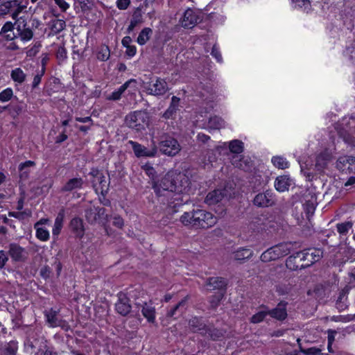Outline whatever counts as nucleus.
<instances>
[{
    "instance_id": "f257e3e1",
    "label": "nucleus",
    "mask_w": 355,
    "mask_h": 355,
    "mask_svg": "<svg viewBox=\"0 0 355 355\" xmlns=\"http://www.w3.org/2000/svg\"><path fill=\"white\" fill-rule=\"evenodd\" d=\"M189 179L185 174L178 171H170L163 177L153 180V189L157 196H164L166 191L175 193V195H182L181 198L175 199L183 202V198L189 195Z\"/></svg>"
},
{
    "instance_id": "f03ea898",
    "label": "nucleus",
    "mask_w": 355,
    "mask_h": 355,
    "mask_svg": "<svg viewBox=\"0 0 355 355\" xmlns=\"http://www.w3.org/2000/svg\"><path fill=\"white\" fill-rule=\"evenodd\" d=\"M292 244L291 243H282L272 246L264 251L260 257L263 262H269L279 259L288 254L291 250Z\"/></svg>"
},
{
    "instance_id": "7ed1b4c3",
    "label": "nucleus",
    "mask_w": 355,
    "mask_h": 355,
    "mask_svg": "<svg viewBox=\"0 0 355 355\" xmlns=\"http://www.w3.org/2000/svg\"><path fill=\"white\" fill-rule=\"evenodd\" d=\"M85 218L88 223L93 224L98 223L104 226L105 230L109 234L107 223L108 222V215L105 213V209L103 207H90L85 211Z\"/></svg>"
},
{
    "instance_id": "20e7f679",
    "label": "nucleus",
    "mask_w": 355,
    "mask_h": 355,
    "mask_svg": "<svg viewBox=\"0 0 355 355\" xmlns=\"http://www.w3.org/2000/svg\"><path fill=\"white\" fill-rule=\"evenodd\" d=\"M149 117L144 111H135L125 116L126 125L132 129L141 130L148 123Z\"/></svg>"
},
{
    "instance_id": "39448f33",
    "label": "nucleus",
    "mask_w": 355,
    "mask_h": 355,
    "mask_svg": "<svg viewBox=\"0 0 355 355\" xmlns=\"http://www.w3.org/2000/svg\"><path fill=\"white\" fill-rule=\"evenodd\" d=\"M342 128L338 131L346 143L355 145V119L345 118L343 119Z\"/></svg>"
},
{
    "instance_id": "423d86ee",
    "label": "nucleus",
    "mask_w": 355,
    "mask_h": 355,
    "mask_svg": "<svg viewBox=\"0 0 355 355\" xmlns=\"http://www.w3.org/2000/svg\"><path fill=\"white\" fill-rule=\"evenodd\" d=\"M217 223V217L205 210L197 209L196 217V227L208 228Z\"/></svg>"
},
{
    "instance_id": "0eeeda50",
    "label": "nucleus",
    "mask_w": 355,
    "mask_h": 355,
    "mask_svg": "<svg viewBox=\"0 0 355 355\" xmlns=\"http://www.w3.org/2000/svg\"><path fill=\"white\" fill-rule=\"evenodd\" d=\"M159 148L163 154L175 156L180 151L181 146L175 139L166 137L159 143Z\"/></svg>"
},
{
    "instance_id": "6e6552de",
    "label": "nucleus",
    "mask_w": 355,
    "mask_h": 355,
    "mask_svg": "<svg viewBox=\"0 0 355 355\" xmlns=\"http://www.w3.org/2000/svg\"><path fill=\"white\" fill-rule=\"evenodd\" d=\"M145 89L148 94L153 96L164 95L168 89L166 82L162 78H156L148 83Z\"/></svg>"
},
{
    "instance_id": "1a4fd4ad",
    "label": "nucleus",
    "mask_w": 355,
    "mask_h": 355,
    "mask_svg": "<svg viewBox=\"0 0 355 355\" xmlns=\"http://www.w3.org/2000/svg\"><path fill=\"white\" fill-rule=\"evenodd\" d=\"M230 150L232 153L239 154L243 152V144L242 141L239 140H233L230 143L229 145ZM232 163L234 166H235L237 168H241L245 170V167L244 166V164H245V162H243L241 157V155H235L232 158Z\"/></svg>"
},
{
    "instance_id": "9d476101",
    "label": "nucleus",
    "mask_w": 355,
    "mask_h": 355,
    "mask_svg": "<svg viewBox=\"0 0 355 355\" xmlns=\"http://www.w3.org/2000/svg\"><path fill=\"white\" fill-rule=\"evenodd\" d=\"M336 167L345 173H355V157L352 155L339 157L336 161Z\"/></svg>"
},
{
    "instance_id": "9b49d317",
    "label": "nucleus",
    "mask_w": 355,
    "mask_h": 355,
    "mask_svg": "<svg viewBox=\"0 0 355 355\" xmlns=\"http://www.w3.org/2000/svg\"><path fill=\"white\" fill-rule=\"evenodd\" d=\"M135 153V155L137 157H154L157 152V148L156 146L155 143L153 141L150 148H147L145 146L141 145L140 144L133 141H129L128 142Z\"/></svg>"
},
{
    "instance_id": "f8f14e48",
    "label": "nucleus",
    "mask_w": 355,
    "mask_h": 355,
    "mask_svg": "<svg viewBox=\"0 0 355 355\" xmlns=\"http://www.w3.org/2000/svg\"><path fill=\"white\" fill-rule=\"evenodd\" d=\"M334 154V149H326L320 153L315 159V168L319 172L322 173L327 168L328 163L332 159Z\"/></svg>"
},
{
    "instance_id": "ddd939ff",
    "label": "nucleus",
    "mask_w": 355,
    "mask_h": 355,
    "mask_svg": "<svg viewBox=\"0 0 355 355\" xmlns=\"http://www.w3.org/2000/svg\"><path fill=\"white\" fill-rule=\"evenodd\" d=\"M199 20L197 12L188 8L185 10L182 18L180 19V24L182 27L186 28H191L195 26Z\"/></svg>"
},
{
    "instance_id": "4468645a",
    "label": "nucleus",
    "mask_w": 355,
    "mask_h": 355,
    "mask_svg": "<svg viewBox=\"0 0 355 355\" xmlns=\"http://www.w3.org/2000/svg\"><path fill=\"white\" fill-rule=\"evenodd\" d=\"M297 255L301 260L306 261V264L309 266L319 261L322 256V252L320 249H309L297 253Z\"/></svg>"
},
{
    "instance_id": "2eb2a0df",
    "label": "nucleus",
    "mask_w": 355,
    "mask_h": 355,
    "mask_svg": "<svg viewBox=\"0 0 355 355\" xmlns=\"http://www.w3.org/2000/svg\"><path fill=\"white\" fill-rule=\"evenodd\" d=\"M274 202L273 194L270 191L258 193L254 198V204L260 207L271 206Z\"/></svg>"
},
{
    "instance_id": "dca6fc26",
    "label": "nucleus",
    "mask_w": 355,
    "mask_h": 355,
    "mask_svg": "<svg viewBox=\"0 0 355 355\" xmlns=\"http://www.w3.org/2000/svg\"><path fill=\"white\" fill-rule=\"evenodd\" d=\"M8 254L13 261H22L26 258V252L24 248L12 243L8 246Z\"/></svg>"
},
{
    "instance_id": "f3484780",
    "label": "nucleus",
    "mask_w": 355,
    "mask_h": 355,
    "mask_svg": "<svg viewBox=\"0 0 355 355\" xmlns=\"http://www.w3.org/2000/svg\"><path fill=\"white\" fill-rule=\"evenodd\" d=\"M227 285V282L225 279L223 277H214L209 278L205 286L207 287V289L209 291H215L218 290L220 291V293L224 292L225 290V287Z\"/></svg>"
},
{
    "instance_id": "a211bd4d",
    "label": "nucleus",
    "mask_w": 355,
    "mask_h": 355,
    "mask_svg": "<svg viewBox=\"0 0 355 355\" xmlns=\"http://www.w3.org/2000/svg\"><path fill=\"white\" fill-rule=\"evenodd\" d=\"M70 229L76 237L81 239L85 234V226L82 218L75 217L70 222Z\"/></svg>"
},
{
    "instance_id": "6ab92c4d",
    "label": "nucleus",
    "mask_w": 355,
    "mask_h": 355,
    "mask_svg": "<svg viewBox=\"0 0 355 355\" xmlns=\"http://www.w3.org/2000/svg\"><path fill=\"white\" fill-rule=\"evenodd\" d=\"M317 204V198L315 194L309 193L305 196L303 206L308 215H312L314 213Z\"/></svg>"
},
{
    "instance_id": "aec40b11",
    "label": "nucleus",
    "mask_w": 355,
    "mask_h": 355,
    "mask_svg": "<svg viewBox=\"0 0 355 355\" xmlns=\"http://www.w3.org/2000/svg\"><path fill=\"white\" fill-rule=\"evenodd\" d=\"M226 195L224 191L216 189L209 192L205 198V202L209 205L216 204L222 200Z\"/></svg>"
},
{
    "instance_id": "412c9836",
    "label": "nucleus",
    "mask_w": 355,
    "mask_h": 355,
    "mask_svg": "<svg viewBox=\"0 0 355 355\" xmlns=\"http://www.w3.org/2000/svg\"><path fill=\"white\" fill-rule=\"evenodd\" d=\"M136 83V80L134 79H130L126 81L124 84H123L119 88L116 90L114 91L112 94L107 96V99L110 101H118L121 98L123 92L129 87V86L132 84Z\"/></svg>"
},
{
    "instance_id": "4be33fe9",
    "label": "nucleus",
    "mask_w": 355,
    "mask_h": 355,
    "mask_svg": "<svg viewBox=\"0 0 355 355\" xmlns=\"http://www.w3.org/2000/svg\"><path fill=\"white\" fill-rule=\"evenodd\" d=\"M84 181L81 178H74L69 180L62 187V191H72L80 189L83 187Z\"/></svg>"
},
{
    "instance_id": "5701e85b",
    "label": "nucleus",
    "mask_w": 355,
    "mask_h": 355,
    "mask_svg": "<svg viewBox=\"0 0 355 355\" xmlns=\"http://www.w3.org/2000/svg\"><path fill=\"white\" fill-rule=\"evenodd\" d=\"M291 185V180L286 175L279 176L275 181V187L279 192L288 190Z\"/></svg>"
},
{
    "instance_id": "b1692460",
    "label": "nucleus",
    "mask_w": 355,
    "mask_h": 355,
    "mask_svg": "<svg viewBox=\"0 0 355 355\" xmlns=\"http://www.w3.org/2000/svg\"><path fill=\"white\" fill-rule=\"evenodd\" d=\"M253 251L249 248H241L234 251L232 257L236 261H244L250 259L253 256Z\"/></svg>"
},
{
    "instance_id": "393cba45",
    "label": "nucleus",
    "mask_w": 355,
    "mask_h": 355,
    "mask_svg": "<svg viewBox=\"0 0 355 355\" xmlns=\"http://www.w3.org/2000/svg\"><path fill=\"white\" fill-rule=\"evenodd\" d=\"M290 2L294 9L300 10L304 12L309 13L312 10L309 0H290Z\"/></svg>"
},
{
    "instance_id": "a878e982",
    "label": "nucleus",
    "mask_w": 355,
    "mask_h": 355,
    "mask_svg": "<svg viewBox=\"0 0 355 355\" xmlns=\"http://www.w3.org/2000/svg\"><path fill=\"white\" fill-rule=\"evenodd\" d=\"M35 164L34 162L30 160L19 164V170L20 173L19 178L21 180H26L28 179L30 173V168L34 166Z\"/></svg>"
},
{
    "instance_id": "bb28decb",
    "label": "nucleus",
    "mask_w": 355,
    "mask_h": 355,
    "mask_svg": "<svg viewBox=\"0 0 355 355\" xmlns=\"http://www.w3.org/2000/svg\"><path fill=\"white\" fill-rule=\"evenodd\" d=\"M200 334L203 336H207L208 337H210L213 340H219L222 337H223L225 334V331L221 329H214V328H210L206 327L204 331H200Z\"/></svg>"
},
{
    "instance_id": "cd10ccee",
    "label": "nucleus",
    "mask_w": 355,
    "mask_h": 355,
    "mask_svg": "<svg viewBox=\"0 0 355 355\" xmlns=\"http://www.w3.org/2000/svg\"><path fill=\"white\" fill-rule=\"evenodd\" d=\"M129 301V299L125 294H120L119 296V300L115 304L116 311H130L131 306Z\"/></svg>"
},
{
    "instance_id": "c85d7f7f",
    "label": "nucleus",
    "mask_w": 355,
    "mask_h": 355,
    "mask_svg": "<svg viewBox=\"0 0 355 355\" xmlns=\"http://www.w3.org/2000/svg\"><path fill=\"white\" fill-rule=\"evenodd\" d=\"M18 349L17 342L15 340L6 343L1 348V355H15Z\"/></svg>"
},
{
    "instance_id": "c756f323",
    "label": "nucleus",
    "mask_w": 355,
    "mask_h": 355,
    "mask_svg": "<svg viewBox=\"0 0 355 355\" xmlns=\"http://www.w3.org/2000/svg\"><path fill=\"white\" fill-rule=\"evenodd\" d=\"M196 210L184 213L180 217V221L184 225L196 227Z\"/></svg>"
},
{
    "instance_id": "7c9ffc66",
    "label": "nucleus",
    "mask_w": 355,
    "mask_h": 355,
    "mask_svg": "<svg viewBox=\"0 0 355 355\" xmlns=\"http://www.w3.org/2000/svg\"><path fill=\"white\" fill-rule=\"evenodd\" d=\"M10 77L14 82L21 84L25 81L26 75L21 68H15L12 70Z\"/></svg>"
},
{
    "instance_id": "2f4dec72",
    "label": "nucleus",
    "mask_w": 355,
    "mask_h": 355,
    "mask_svg": "<svg viewBox=\"0 0 355 355\" xmlns=\"http://www.w3.org/2000/svg\"><path fill=\"white\" fill-rule=\"evenodd\" d=\"M50 26L52 31L55 33H58L64 29L66 23L63 19L55 18L50 21Z\"/></svg>"
},
{
    "instance_id": "473e14b6",
    "label": "nucleus",
    "mask_w": 355,
    "mask_h": 355,
    "mask_svg": "<svg viewBox=\"0 0 355 355\" xmlns=\"http://www.w3.org/2000/svg\"><path fill=\"white\" fill-rule=\"evenodd\" d=\"M189 325L194 332L204 331L206 325L198 318H194L189 321Z\"/></svg>"
},
{
    "instance_id": "72a5a7b5",
    "label": "nucleus",
    "mask_w": 355,
    "mask_h": 355,
    "mask_svg": "<svg viewBox=\"0 0 355 355\" xmlns=\"http://www.w3.org/2000/svg\"><path fill=\"white\" fill-rule=\"evenodd\" d=\"M152 34V30L150 28H144L139 33L137 37V43L140 45L145 44L148 40L150 39V36Z\"/></svg>"
},
{
    "instance_id": "f704fd0d",
    "label": "nucleus",
    "mask_w": 355,
    "mask_h": 355,
    "mask_svg": "<svg viewBox=\"0 0 355 355\" xmlns=\"http://www.w3.org/2000/svg\"><path fill=\"white\" fill-rule=\"evenodd\" d=\"M208 126L211 129H220L225 127V121L220 117L214 116L209 119Z\"/></svg>"
},
{
    "instance_id": "c9c22d12",
    "label": "nucleus",
    "mask_w": 355,
    "mask_h": 355,
    "mask_svg": "<svg viewBox=\"0 0 355 355\" xmlns=\"http://www.w3.org/2000/svg\"><path fill=\"white\" fill-rule=\"evenodd\" d=\"M90 174L93 176V179L92 180V183L93 185V187L96 191V189L98 188V186H100V184L102 183L103 179L104 178V175L102 173H101L98 170H94L92 171Z\"/></svg>"
},
{
    "instance_id": "e433bc0d",
    "label": "nucleus",
    "mask_w": 355,
    "mask_h": 355,
    "mask_svg": "<svg viewBox=\"0 0 355 355\" xmlns=\"http://www.w3.org/2000/svg\"><path fill=\"white\" fill-rule=\"evenodd\" d=\"M110 57V51L107 46L102 45L97 52V59L100 61H106Z\"/></svg>"
},
{
    "instance_id": "4c0bfd02",
    "label": "nucleus",
    "mask_w": 355,
    "mask_h": 355,
    "mask_svg": "<svg viewBox=\"0 0 355 355\" xmlns=\"http://www.w3.org/2000/svg\"><path fill=\"white\" fill-rule=\"evenodd\" d=\"M16 2L12 1H6L0 5V16L11 14L12 8L16 6Z\"/></svg>"
},
{
    "instance_id": "58836bf2",
    "label": "nucleus",
    "mask_w": 355,
    "mask_h": 355,
    "mask_svg": "<svg viewBox=\"0 0 355 355\" xmlns=\"http://www.w3.org/2000/svg\"><path fill=\"white\" fill-rule=\"evenodd\" d=\"M63 220H64L63 214H61V213L58 214V215L57 216V217L55 220L54 225H53V230H52L53 234L54 236H58L60 234V232L62 228Z\"/></svg>"
},
{
    "instance_id": "ea45409f",
    "label": "nucleus",
    "mask_w": 355,
    "mask_h": 355,
    "mask_svg": "<svg viewBox=\"0 0 355 355\" xmlns=\"http://www.w3.org/2000/svg\"><path fill=\"white\" fill-rule=\"evenodd\" d=\"M46 318L50 327H54L61 324L62 321L57 317L56 312H46Z\"/></svg>"
},
{
    "instance_id": "a19ab883",
    "label": "nucleus",
    "mask_w": 355,
    "mask_h": 355,
    "mask_svg": "<svg viewBox=\"0 0 355 355\" xmlns=\"http://www.w3.org/2000/svg\"><path fill=\"white\" fill-rule=\"evenodd\" d=\"M273 165L280 169H285L288 167V162L283 157L275 156L272 158Z\"/></svg>"
},
{
    "instance_id": "79ce46f5",
    "label": "nucleus",
    "mask_w": 355,
    "mask_h": 355,
    "mask_svg": "<svg viewBox=\"0 0 355 355\" xmlns=\"http://www.w3.org/2000/svg\"><path fill=\"white\" fill-rule=\"evenodd\" d=\"M34 228L36 231V237L42 241H46L49 240L50 234L49 230L46 229L42 227H36L34 226Z\"/></svg>"
},
{
    "instance_id": "37998d69",
    "label": "nucleus",
    "mask_w": 355,
    "mask_h": 355,
    "mask_svg": "<svg viewBox=\"0 0 355 355\" xmlns=\"http://www.w3.org/2000/svg\"><path fill=\"white\" fill-rule=\"evenodd\" d=\"M14 97V92L11 87H7L0 92V102L2 103L8 102Z\"/></svg>"
},
{
    "instance_id": "c03bdc74",
    "label": "nucleus",
    "mask_w": 355,
    "mask_h": 355,
    "mask_svg": "<svg viewBox=\"0 0 355 355\" xmlns=\"http://www.w3.org/2000/svg\"><path fill=\"white\" fill-rule=\"evenodd\" d=\"M13 1L16 2V6L12 8L11 10V17L13 19H17L19 15L22 12L24 9L26 8V6L21 5V2L18 0H13Z\"/></svg>"
},
{
    "instance_id": "a18cd8bd",
    "label": "nucleus",
    "mask_w": 355,
    "mask_h": 355,
    "mask_svg": "<svg viewBox=\"0 0 355 355\" xmlns=\"http://www.w3.org/2000/svg\"><path fill=\"white\" fill-rule=\"evenodd\" d=\"M337 231L341 235H346L349 230L352 227V223L347 221L342 223H338L336 225Z\"/></svg>"
},
{
    "instance_id": "49530a36",
    "label": "nucleus",
    "mask_w": 355,
    "mask_h": 355,
    "mask_svg": "<svg viewBox=\"0 0 355 355\" xmlns=\"http://www.w3.org/2000/svg\"><path fill=\"white\" fill-rule=\"evenodd\" d=\"M143 22L142 16L141 14H135L133 15L132 19L130 21V23L128 27V31L130 33L135 28L138 26L139 24H141Z\"/></svg>"
},
{
    "instance_id": "de8ad7c7",
    "label": "nucleus",
    "mask_w": 355,
    "mask_h": 355,
    "mask_svg": "<svg viewBox=\"0 0 355 355\" xmlns=\"http://www.w3.org/2000/svg\"><path fill=\"white\" fill-rule=\"evenodd\" d=\"M31 212L28 210H24L23 211H9L8 216L15 218L18 220H22L26 217L30 216Z\"/></svg>"
},
{
    "instance_id": "09e8293b",
    "label": "nucleus",
    "mask_w": 355,
    "mask_h": 355,
    "mask_svg": "<svg viewBox=\"0 0 355 355\" xmlns=\"http://www.w3.org/2000/svg\"><path fill=\"white\" fill-rule=\"evenodd\" d=\"M142 169L145 171L146 174L151 179L152 185L153 184V180H157L155 178V170L150 165L146 164L142 166Z\"/></svg>"
},
{
    "instance_id": "8fccbe9b",
    "label": "nucleus",
    "mask_w": 355,
    "mask_h": 355,
    "mask_svg": "<svg viewBox=\"0 0 355 355\" xmlns=\"http://www.w3.org/2000/svg\"><path fill=\"white\" fill-rule=\"evenodd\" d=\"M292 286L290 284H280L277 286V292L280 295H286L291 291Z\"/></svg>"
},
{
    "instance_id": "3c124183",
    "label": "nucleus",
    "mask_w": 355,
    "mask_h": 355,
    "mask_svg": "<svg viewBox=\"0 0 355 355\" xmlns=\"http://www.w3.org/2000/svg\"><path fill=\"white\" fill-rule=\"evenodd\" d=\"M109 189V184L107 183V181L106 180L105 177L103 179L102 183L100 184V186H98V188L96 189V193H101L103 196H105Z\"/></svg>"
},
{
    "instance_id": "603ef678",
    "label": "nucleus",
    "mask_w": 355,
    "mask_h": 355,
    "mask_svg": "<svg viewBox=\"0 0 355 355\" xmlns=\"http://www.w3.org/2000/svg\"><path fill=\"white\" fill-rule=\"evenodd\" d=\"M44 72H45V67L43 65L41 71L37 74H36L33 78V80L32 83L33 88H36L39 85V84L41 82L42 77L44 74Z\"/></svg>"
},
{
    "instance_id": "864d4df0",
    "label": "nucleus",
    "mask_w": 355,
    "mask_h": 355,
    "mask_svg": "<svg viewBox=\"0 0 355 355\" xmlns=\"http://www.w3.org/2000/svg\"><path fill=\"white\" fill-rule=\"evenodd\" d=\"M268 312H257L251 318V322L253 323H259L264 319Z\"/></svg>"
},
{
    "instance_id": "5fc2aeb1",
    "label": "nucleus",
    "mask_w": 355,
    "mask_h": 355,
    "mask_svg": "<svg viewBox=\"0 0 355 355\" xmlns=\"http://www.w3.org/2000/svg\"><path fill=\"white\" fill-rule=\"evenodd\" d=\"M19 35L21 40L28 41L33 37V34L31 29L26 28L19 33Z\"/></svg>"
},
{
    "instance_id": "6e6d98bb",
    "label": "nucleus",
    "mask_w": 355,
    "mask_h": 355,
    "mask_svg": "<svg viewBox=\"0 0 355 355\" xmlns=\"http://www.w3.org/2000/svg\"><path fill=\"white\" fill-rule=\"evenodd\" d=\"M223 295V293H220L217 294L216 295H214L212 297V298L210 300L211 309H217L218 305L219 304V302H220V300L222 299Z\"/></svg>"
},
{
    "instance_id": "4d7b16f0",
    "label": "nucleus",
    "mask_w": 355,
    "mask_h": 355,
    "mask_svg": "<svg viewBox=\"0 0 355 355\" xmlns=\"http://www.w3.org/2000/svg\"><path fill=\"white\" fill-rule=\"evenodd\" d=\"M268 315L273 318L282 321L286 318L287 312H268Z\"/></svg>"
},
{
    "instance_id": "13d9d810",
    "label": "nucleus",
    "mask_w": 355,
    "mask_h": 355,
    "mask_svg": "<svg viewBox=\"0 0 355 355\" xmlns=\"http://www.w3.org/2000/svg\"><path fill=\"white\" fill-rule=\"evenodd\" d=\"M354 318H355V315H347L334 316L333 319H334V320H335L336 322H347L353 320Z\"/></svg>"
},
{
    "instance_id": "bf43d9fd",
    "label": "nucleus",
    "mask_w": 355,
    "mask_h": 355,
    "mask_svg": "<svg viewBox=\"0 0 355 355\" xmlns=\"http://www.w3.org/2000/svg\"><path fill=\"white\" fill-rule=\"evenodd\" d=\"M211 55L216 58V60L218 62H222L223 61V58H222V55H221V53L219 51V49L218 48V46L216 45H214L212 48V50H211Z\"/></svg>"
},
{
    "instance_id": "052dcab7",
    "label": "nucleus",
    "mask_w": 355,
    "mask_h": 355,
    "mask_svg": "<svg viewBox=\"0 0 355 355\" xmlns=\"http://www.w3.org/2000/svg\"><path fill=\"white\" fill-rule=\"evenodd\" d=\"M177 110L168 107V109L163 114V117L166 119H173L176 114Z\"/></svg>"
},
{
    "instance_id": "680f3d73",
    "label": "nucleus",
    "mask_w": 355,
    "mask_h": 355,
    "mask_svg": "<svg viewBox=\"0 0 355 355\" xmlns=\"http://www.w3.org/2000/svg\"><path fill=\"white\" fill-rule=\"evenodd\" d=\"M300 351L307 355H318L320 354V350L315 347H310L306 349L300 348Z\"/></svg>"
},
{
    "instance_id": "e2e57ef3",
    "label": "nucleus",
    "mask_w": 355,
    "mask_h": 355,
    "mask_svg": "<svg viewBox=\"0 0 355 355\" xmlns=\"http://www.w3.org/2000/svg\"><path fill=\"white\" fill-rule=\"evenodd\" d=\"M130 4V0H117L116 6L120 10H125Z\"/></svg>"
},
{
    "instance_id": "0e129e2a",
    "label": "nucleus",
    "mask_w": 355,
    "mask_h": 355,
    "mask_svg": "<svg viewBox=\"0 0 355 355\" xmlns=\"http://www.w3.org/2000/svg\"><path fill=\"white\" fill-rule=\"evenodd\" d=\"M8 261L7 253L4 250H0V269L3 268Z\"/></svg>"
},
{
    "instance_id": "69168bd1",
    "label": "nucleus",
    "mask_w": 355,
    "mask_h": 355,
    "mask_svg": "<svg viewBox=\"0 0 355 355\" xmlns=\"http://www.w3.org/2000/svg\"><path fill=\"white\" fill-rule=\"evenodd\" d=\"M56 55L59 60H64L67 58V51L65 48L63 46H60L57 50Z\"/></svg>"
},
{
    "instance_id": "338daca9",
    "label": "nucleus",
    "mask_w": 355,
    "mask_h": 355,
    "mask_svg": "<svg viewBox=\"0 0 355 355\" xmlns=\"http://www.w3.org/2000/svg\"><path fill=\"white\" fill-rule=\"evenodd\" d=\"M113 225L118 228H122L124 225L123 219L119 216H115L113 218Z\"/></svg>"
},
{
    "instance_id": "774afa93",
    "label": "nucleus",
    "mask_w": 355,
    "mask_h": 355,
    "mask_svg": "<svg viewBox=\"0 0 355 355\" xmlns=\"http://www.w3.org/2000/svg\"><path fill=\"white\" fill-rule=\"evenodd\" d=\"M54 1L62 11H66L69 7V4L65 0H54Z\"/></svg>"
}]
</instances>
